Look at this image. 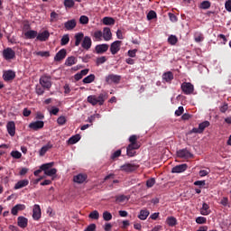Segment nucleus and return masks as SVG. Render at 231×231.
Returning a JSON list of instances; mask_svg holds the SVG:
<instances>
[{
  "instance_id": "14",
  "label": "nucleus",
  "mask_w": 231,
  "mask_h": 231,
  "mask_svg": "<svg viewBox=\"0 0 231 231\" xmlns=\"http://www.w3.org/2000/svg\"><path fill=\"white\" fill-rule=\"evenodd\" d=\"M95 50L96 53L100 55L102 53H106V51L109 50V45L107 43L98 44L96 46Z\"/></svg>"
},
{
  "instance_id": "6",
  "label": "nucleus",
  "mask_w": 231,
  "mask_h": 231,
  "mask_svg": "<svg viewBox=\"0 0 231 231\" xmlns=\"http://www.w3.org/2000/svg\"><path fill=\"white\" fill-rule=\"evenodd\" d=\"M122 47V41H116L111 43L110 45V53L112 55H116L118 51H120V48Z\"/></svg>"
},
{
  "instance_id": "40",
  "label": "nucleus",
  "mask_w": 231,
  "mask_h": 231,
  "mask_svg": "<svg viewBox=\"0 0 231 231\" xmlns=\"http://www.w3.org/2000/svg\"><path fill=\"white\" fill-rule=\"evenodd\" d=\"M210 6H212V4L208 0H205V1L201 2V4H200L201 10H208V8H210Z\"/></svg>"
},
{
  "instance_id": "12",
  "label": "nucleus",
  "mask_w": 231,
  "mask_h": 231,
  "mask_svg": "<svg viewBox=\"0 0 231 231\" xmlns=\"http://www.w3.org/2000/svg\"><path fill=\"white\" fill-rule=\"evenodd\" d=\"M189 168L187 164H180L171 169L172 174H180L181 172H185V171Z\"/></svg>"
},
{
  "instance_id": "32",
  "label": "nucleus",
  "mask_w": 231,
  "mask_h": 231,
  "mask_svg": "<svg viewBox=\"0 0 231 231\" xmlns=\"http://www.w3.org/2000/svg\"><path fill=\"white\" fill-rule=\"evenodd\" d=\"M162 79L163 80H165V82H171L172 80H174V74H172V72L171 71L165 72L162 75Z\"/></svg>"
},
{
  "instance_id": "64",
  "label": "nucleus",
  "mask_w": 231,
  "mask_h": 231,
  "mask_svg": "<svg viewBox=\"0 0 231 231\" xmlns=\"http://www.w3.org/2000/svg\"><path fill=\"white\" fill-rule=\"evenodd\" d=\"M225 8L227 12H231V0L226 1Z\"/></svg>"
},
{
  "instance_id": "41",
  "label": "nucleus",
  "mask_w": 231,
  "mask_h": 231,
  "mask_svg": "<svg viewBox=\"0 0 231 231\" xmlns=\"http://www.w3.org/2000/svg\"><path fill=\"white\" fill-rule=\"evenodd\" d=\"M93 37H94L95 41L100 42V41H102L104 34H103L102 31H96L93 34Z\"/></svg>"
},
{
  "instance_id": "3",
  "label": "nucleus",
  "mask_w": 231,
  "mask_h": 231,
  "mask_svg": "<svg viewBox=\"0 0 231 231\" xmlns=\"http://www.w3.org/2000/svg\"><path fill=\"white\" fill-rule=\"evenodd\" d=\"M180 89L184 95H192L194 93V85L190 82H183L180 86Z\"/></svg>"
},
{
  "instance_id": "30",
  "label": "nucleus",
  "mask_w": 231,
  "mask_h": 231,
  "mask_svg": "<svg viewBox=\"0 0 231 231\" xmlns=\"http://www.w3.org/2000/svg\"><path fill=\"white\" fill-rule=\"evenodd\" d=\"M149 214H151L149 210L142 209L138 215V218L141 219V221H145V219L149 217Z\"/></svg>"
},
{
  "instance_id": "10",
  "label": "nucleus",
  "mask_w": 231,
  "mask_h": 231,
  "mask_svg": "<svg viewBox=\"0 0 231 231\" xmlns=\"http://www.w3.org/2000/svg\"><path fill=\"white\" fill-rule=\"evenodd\" d=\"M3 79L5 82H10L15 79V72L14 70H5L4 71Z\"/></svg>"
},
{
  "instance_id": "60",
  "label": "nucleus",
  "mask_w": 231,
  "mask_h": 231,
  "mask_svg": "<svg viewBox=\"0 0 231 231\" xmlns=\"http://www.w3.org/2000/svg\"><path fill=\"white\" fill-rule=\"evenodd\" d=\"M183 111H185L183 106H179V108L175 111L176 116H181V115H183Z\"/></svg>"
},
{
  "instance_id": "54",
  "label": "nucleus",
  "mask_w": 231,
  "mask_h": 231,
  "mask_svg": "<svg viewBox=\"0 0 231 231\" xmlns=\"http://www.w3.org/2000/svg\"><path fill=\"white\" fill-rule=\"evenodd\" d=\"M148 21H152V19H156V12L150 11L147 14Z\"/></svg>"
},
{
  "instance_id": "42",
  "label": "nucleus",
  "mask_w": 231,
  "mask_h": 231,
  "mask_svg": "<svg viewBox=\"0 0 231 231\" xmlns=\"http://www.w3.org/2000/svg\"><path fill=\"white\" fill-rule=\"evenodd\" d=\"M168 42L169 44H171V46H176V44L178 43V37H176V35H171L168 38Z\"/></svg>"
},
{
  "instance_id": "16",
  "label": "nucleus",
  "mask_w": 231,
  "mask_h": 231,
  "mask_svg": "<svg viewBox=\"0 0 231 231\" xmlns=\"http://www.w3.org/2000/svg\"><path fill=\"white\" fill-rule=\"evenodd\" d=\"M77 27V20L72 19L69 20L64 23L65 30L70 32L71 30H74V28Z\"/></svg>"
},
{
  "instance_id": "47",
  "label": "nucleus",
  "mask_w": 231,
  "mask_h": 231,
  "mask_svg": "<svg viewBox=\"0 0 231 231\" xmlns=\"http://www.w3.org/2000/svg\"><path fill=\"white\" fill-rule=\"evenodd\" d=\"M11 156L14 158V160H20V158L23 156V153H21L19 151H13L11 152Z\"/></svg>"
},
{
  "instance_id": "28",
  "label": "nucleus",
  "mask_w": 231,
  "mask_h": 231,
  "mask_svg": "<svg viewBox=\"0 0 231 231\" xmlns=\"http://www.w3.org/2000/svg\"><path fill=\"white\" fill-rule=\"evenodd\" d=\"M38 32L37 31L29 30L24 32L25 39H37Z\"/></svg>"
},
{
  "instance_id": "57",
  "label": "nucleus",
  "mask_w": 231,
  "mask_h": 231,
  "mask_svg": "<svg viewBox=\"0 0 231 231\" xmlns=\"http://www.w3.org/2000/svg\"><path fill=\"white\" fill-rule=\"evenodd\" d=\"M59 111H60L59 107L51 106L50 110V114L54 115V116H57V115H59Z\"/></svg>"
},
{
  "instance_id": "39",
  "label": "nucleus",
  "mask_w": 231,
  "mask_h": 231,
  "mask_svg": "<svg viewBox=\"0 0 231 231\" xmlns=\"http://www.w3.org/2000/svg\"><path fill=\"white\" fill-rule=\"evenodd\" d=\"M116 203H125V201H129V199L125 195H119L116 197Z\"/></svg>"
},
{
  "instance_id": "11",
  "label": "nucleus",
  "mask_w": 231,
  "mask_h": 231,
  "mask_svg": "<svg viewBox=\"0 0 231 231\" xmlns=\"http://www.w3.org/2000/svg\"><path fill=\"white\" fill-rule=\"evenodd\" d=\"M50 39V32L49 31H43L42 32H38L36 41H40V42H46Z\"/></svg>"
},
{
  "instance_id": "37",
  "label": "nucleus",
  "mask_w": 231,
  "mask_h": 231,
  "mask_svg": "<svg viewBox=\"0 0 231 231\" xmlns=\"http://www.w3.org/2000/svg\"><path fill=\"white\" fill-rule=\"evenodd\" d=\"M77 62V58L74 56L68 57L65 60V66H73Z\"/></svg>"
},
{
  "instance_id": "13",
  "label": "nucleus",
  "mask_w": 231,
  "mask_h": 231,
  "mask_svg": "<svg viewBox=\"0 0 231 231\" xmlns=\"http://www.w3.org/2000/svg\"><path fill=\"white\" fill-rule=\"evenodd\" d=\"M66 55H67V51H66V49H61V50H60V51L56 53V55H55V57H54V60H55L56 62H60V60H64V59H66Z\"/></svg>"
},
{
  "instance_id": "52",
  "label": "nucleus",
  "mask_w": 231,
  "mask_h": 231,
  "mask_svg": "<svg viewBox=\"0 0 231 231\" xmlns=\"http://www.w3.org/2000/svg\"><path fill=\"white\" fill-rule=\"evenodd\" d=\"M44 89H46L42 85H37L36 86V93L41 96L44 95Z\"/></svg>"
},
{
  "instance_id": "33",
  "label": "nucleus",
  "mask_w": 231,
  "mask_h": 231,
  "mask_svg": "<svg viewBox=\"0 0 231 231\" xmlns=\"http://www.w3.org/2000/svg\"><path fill=\"white\" fill-rule=\"evenodd\" d=\"M136 149H140V148H136L134 146H127L126 148L127 156H129L130 158H133V156L136 154V152H135Z\"/></svg>"
},
{
  "instance_id": "38",
  "label": "nucleus",
  "mask_w": 231,
  "mask_h": 231,
  "mask_svg": "<svg viewBox=\"0 0 231 231\" xmlns=\"http://www.w3.org/2000/svg\"><path fill=\"white\" fill-rule=\"evenodd\" d=\"M91 82H95V74H90L83 79V84H91Z\"/></svg>"
},
{
  "instance_id": "63",
  "label": "nucleus",
  "mask_w": 231,
  "mask_h": 231,
  "mask_svg": "<svg viewBox=\"0 0 231 231\" xmlns=\"http://www.w3.org/2000/svg\"><path fill=\"white\" fill-rule=\"evenodd\" d=\"M36 55L40 57H50V51H38Z\"/></svg>"
},
{
  "instance_id": "55",
  "label": "nucleus",
  "mask_w": 231,
  "mask_h": 231,
  "mask_svg": "<svg viewBox=\"0 0 231 231\" xmlns=\"http://www.w3.org/2000/svg\"><path fill=\"white\" fill-rule=\"evenodd\" d=\"M55 174H57V169L55 168H51L48 171H45L46 176H55Z\"/></svg>"
},
{
  "instance_id": "24",
  "label": "nucleus",
  "mask_w": 231,
  "mask_h": 231,
  "mask_svg": "<svg viewBox=\"0 0 231 231\" xmlns=\"http://www.w3.org/2000/svg\"><path fill=\"white\" fill-rule=\"evenodd\" d=\"M30 181L28 180H19L15 185H14V190H19V189H23V187H28Z\"/></svg>"
},
{
  "instance_id": "25",
  "label": "nucleus",
  "mask_w": 231,
  "mask_h": 231,
  "mask_svg": "<svg viewBox=\"0 0 231 231\" xmlns=\"http://www.w3.org/2000/svg\"><path fill=\"white\" fill-rule=\"evenodd\" d=\"M210 206H208V204H207L206 202H204L202 204V208H200V214L201 216H208L210 215Z\"/></svg>"
},
{
  "instance_id": "45",
  "label": "nucleus",
  "mask_w": 231,
  "mask_h": 231,
  "mask_svg": "<svg viewBox=\"0 0 231 231\" xmlns=\"http://www.w3.org/2000/svg\"><path fill=\"white\" fill-rule=\"evenodd\" d=\"M88 217H89L90 219H96V220H97V219H99V217H100V213H98L97 210H94V211H92V212L89 213Z\"/></svg>"
},
{
  "instance_id": "7",
  "label": "nucleus",
  "mask_w": 231,
  "mask_h": 231,
  "mask_svg": "<svg viewBox=\"0 0 231 231\" xmlns=\"http://www.w3.org/2000/svg\"><path fill=\"white\" fill-rule=\"evenodd\" d=\"M177 156L179 158H182L183 160H189L192 158L194 155L187 149L179 150L177 152Z\"/></svg>"
},
{
  "instance_id": "48",
  "label": "nucleus",
  "mask_w": 231,
  "mask_h": 231,
  "mask_svg": "<svg viewBox=\"0 0 231 231\" xmlns=\"http://www.w3.org/2000/svg\"><path fill=\"white\" fill-rule=\"evenodd\" d=\"M68 122V119H66V116H61L60 117H58L57 119V124L59 125H65V124Z\"/></svg>"
},
{
  "instance_id": "26",
  "label": "nucleus",
  "mask_w": 231,
  "mask_h": 231,
  "mask_svg": "<svg viewBox=\"0 0 231 231\" xmlns=\"http://www.w3.org/2000/svg\"><path fill=\"white\" fill-rule=\"evenodd\" d=\"M138 136L136 135H131L129 137V142H130V144L128 146L130 147H135V148H140V144H138Z\"/></svg>"
},
{
  "instance_id": "56",
  "label": "nucleus",
  "mask_w": 231,
  "mask_h": 231,
  "mask_svg": "<svg viewBox=\"0 0 231 231\" xmlns=\"http://www.w3.org/2000/svg\"><path fill=\"white\" fill-rule=\"evenodd\" d=\"M156 183V180L154 178H152L146 181V186L151 189V187H154V184Z\"/></svg>"
},
{
  "instance_id": "4",
  "label": "nucleus",
  "mask_w": 231,
  "mask_h": 231,
  "mask_svg": "<svg viewBox=\"0 0 231 231\" xmlns=\"http://www.w3.org/2000/svg\"><path fill=\"white\" fill-rule=\"evenodd\" d=\"M122 77L115 74H110L106 77V84H119Z\"/></svg>"
},
{
  "instance_id": "62",
  "label": "nucleus",
  "mask_w": 231,
  "mask_h": 231,
  "mask_svg": "<svg viewBox=\"0 0 231 231\" xmlns=\"http://www.w3.org/2000/svg\"><path fill=\"white\" fill-rule=\"evenodd\" d=\"M220 205H222L223 207H228V198L224 197V198L220 200Z\"/></svg>"
},
{
  "instance_id": "29",
  "label": "nucleus",
  "mask_w": 231,
  "mask_h": 231,
  "mask_svg": "<svg viewBox=\"0 0 231 231\" xmlns=\"http://www.w3.org/2000/svg\"><path fill=\"white\" fill-rule=\"evenodd\" d=\"M166 225L168 226H176L178 225V219L174 217H168L166 218Z\"/></svg>"
},
{
  "instance_id": "59",
  "label": "nucleus",
  "mask_w": 231,
  "mask_h": 231,
  "mask_svg": "<svg viewBox=\"0 0 231 231\" xmlns=\"http://www.w3.org/2000/svg\"><path fill=\"white\" fill-rule=\"evenodd\" d=\"M84 231H97V225L90 224L88 226V227Z\"/></svg>"
},
{
  "instance_id": "61",
  "label": "nucleus",
  "mask_w": 231,
  "mask_h": 231,
  "mask_svg": "<svg viewBox=\"0 0 231 231\" xmlns=\"http://www.w3.org/2000/svg\"><path fill=\"white\" fill-rule=\"evenodd\" d=\"M194 185L201 188V187H205V185H207V182L205 180H197L194 182Z\"/></svg>"
},
{
  "instance_id": "44",
  "label": "nucleus",
  "mask_w": 231,
  "mask_h": 231,
  "mask_svg": "<svg viewBox=\"0 0 231 231\" xmlns=\"http://www.w3.org/2000/svg\"><path fill=\"white\" fill-rule=\"evenodd\" d=\"M69 42V34H64L60 40V45L66 46Z\"/></svg>"
},
{
  "instance_id": "58",
  "label": "nucleus",
  "mask_w": 231,
  "mask_h": 231,
  "mask_svg": "<svg viewBox=\"0 0 231 231\" xmlns=\"http://www.w3.org/2000/svg\"><path fill=\"white\" fill-rule=\"evenodd\" d=\"M107 60V58H106V56H102L97 59V66L100 64H104V62H106Z\"/></svg>"
},
{
  "instance_id": "15",
  "label": "nucleus",
  "mask_w": 231,
  "mask_h": 231,
  "mask_svg": "<svg viewBox=\"0 0 231 231\" xmlns=\"http://www.w3.org/2000/svg\"><path fill=\"white\" fill-rule=\"evenodd\" d=\"M30 129H33V131H39V129H42L44 127V121H35L29 125Z\"/></svg>"
},
{
  "instance_id": "36",
  "label": "nucleus",
  "mask_w": 231,
  "mask_h": 231,
  "mask_svg": "<svg viewBox=\"0 0 231 231\" xmlns=\"http://www.w3.org/2000/svg\"><path fill=\"white\" fill-rule=\"evenodd\" d=\"M79 141H80V134H76L74 136H71L68 142L69 145H75V143H77Z\"/></svg>"
},
{
  "instance_id": "35",
  "label": "nucleus",
  "mask_w": 231,
  "mask_h": 231,
  "mask_svg": "<svg viewBox=\"0 0 231 231\" xmlns=\"http://www.w3.org/2000/svg\"><path fill=\"white\" fill-rule=\"evenodd\" d=\"M194 41L195 42H203V41H205L203 33H201L200 32H196L194 33Z\"/></svg>"
},
{
  "instance_id": "43",
  "label": "nucleus",
  "mask_w": 231,
  "mask_h": 231,
  "mask_svg": "<svg viewBox=\"0 0 231 231\" xmlns=\"http://www.w3.org/2000/svg\"><path fill=\"white\" fill-rule=\"evenodd\" d=\"M210 125V122L208 121H204L202 123H200L199 125V129L201 133H203V131H205V129H207V127H208Z\"/></svg>"
},
{
  "instance_id": "34",
  "label": "nucleus",
  "mask_w": 231,
  "mask_h": 231,
  "mask_svg": "<svg viewBox=\"0 0 231 231\" xmlns=\"http://www.w3.org/2000/svg\"><path fill=\"white\" fill-rule=\"evenodd\" d=\"M115 20L113 17L106 16L103 18V24L106 26H113L115 24Z\"/></svg>"
},
{
  "instance_id": "27",
  "label": "nucleus",
  "mask_w": 231,
  "mask_h": 231,
  "mask_svg": "<svg viewBox=\"0 0 231 231\" xmlns=\"http://www.w3.org/2000/svg\"><path fill=\"white\" fill-rule=\"evenodd\" d=\"M84 32H78L75 34L74 39H75V46H80V42L84 41Z\"/></svg>"
},
{
  "instance_id": "2",
  "label": "nucleus",
  "mask_w": 231,
  "mask_h": 231,
  "mask_svg": "<svg viewBox=\"0 0 231 231\" xmlns=\"http://www.w3.org/2000/svg\"><path fill=\"white\" fill-rule=\"evenodd\" d=\"M39 83L47 91H50L51 89V76L48 74L42 75L39 79Z\"/></svg>"
},
{
  "instance_id": "51",
  "label": "nucleus",
  "mask_w": 231,
  "mask_h": 231,
  "mask_svg": "<svg viewBox=\"0 0 231 231\" xmlns=\"http://www.w3.org/2000/svg\"><path fill=\"white\" fill-rule=\"evenodd\" d=\"M120 156H122V150H117L112 153L110 158L115 161L116 158H120Z\"/></svg>"
},
{
  "instance_id": "17",
  "label": "nucleus",
  "mask_w": 231,
  "mask_h": 231,
  "mask_svg": "<svg viewBox=\"0 0 231 231\" xmlns=\"http://www.w3.org/2000/svg\"><path fill=\"white\" fill-rule=\"evenodd\" d=\"M92 44H93V42H91V38L89 36H85L83 38L81 46L84 50H89Z\"/></svg>"
},
{
  "instance_id": "5",
  "label": "nucleus",
  "mask_w": 231,
  "mask_h": 231,
  "mask_svg": "<svg viewBox=\"0 0 231 231\" xmlns=\"http://www.w3.org/2000/svg\"><path fill=\"white\" fill-rule=\"evenodd\" d=\"M3 57L5 60L15 59V51L12 48H6L3 51Z\"/></svg>"
},
{
  "instance_id": "18",
  "label": "nucleus",
  "mask_w": 231,
  "mask_h": 231,
  "mask_svg": "<svg viewBox=\"0 0 231 231\" xmlns=\"http://www.w3.org/2000/svg\"><path fill=\"white\" fill-rule=\"evenodd\" d=\"M7 133L10 136H15V123L14 121H10L6 125Z\"/></svg>"
},
{
  "instance_id": "46",
  "label": "nucleus",
  "mask_w": 231,
  "mask_h": 231,
  "mask_svg": "<svg viewBox=\"0 0 231 231\" xmlns=\"http://www.w3.org/2000/svg\"><path fill=\"white\" fill-rule=\"evenodd\" d=\"M103 219L104 221H111V219H113V215L109 211H104Z\"/></svg>"
},
{
  "instance_id": "19",
  "label": "nucleus",
  "mask_w": 231,
  "mask_h": 231,
  "mask_svg": "<svg viewBox=\"0 0 231 231\" xmlns=\"http://www.w3.org/2000/svg\"><path fill=\"white\" fill-rule=\"evenodd\" d=\"M88 180V175L86 174H82V173H79L76 176L73 177V181L75 183H79V184H82L84 183V181H86Z\"/></svg>"
},
{
  "instance_id": "8",
  "label": "nucleus",
  "mask_w": 231,
  "mask_h": 231,
  "mask_svg": "<svg viewBox=\"0 0 231 231\" xmlns=\"http://www.w3.org/2000/svg\"><path fill=\"white\" fill-rule=\"evenodd\" d=\"M137 169L136 165L131 163H125L120 167V171L123 172H134Z\"/></svg>"
},
{
  "instance_id": "23",
  "label": "nucleus",
  "mask_w": 231,
  "mask_h": 231,
  "mask_svg": "<svg viewBox=\"0 0 231 231\" xmlns=\"http://www.w3.org/2000/svg\"><path fill=\"white\" fill-rule=\"evenodd\" d=\"M17 225L20 228H26V226H28V218L24 217H18Z\"/></svg>"
},
{
  "instance_id": "22",
  "label": "nucleus",
  "mask_w": 231,
  "mask_h": 231,
  "mask_svg": "<svg viewBox=\"0 0 231 231\" xmlns=\"http://www.w3.org/2000/svg\"><path fill=\"white\" fill-rule=\"evenodd\" d=\"M50 149H53V144H51V142H49L47 144L41 148V150L39 151V156H44V154H46V152H49Z\"/></svg>"
},
{
  "instance_id": "9",
  "label": "nucleus",
  "mask_w": 231,
  "mask_h": 231,
  "mask_svg": "<svg viewBox=\"0 0 231 231\" xmlns=\"http://www.w3.org/2000/svg\"><path fill=\"white\" fill-rule=\"evenodd\" d=\"M41 206L35 204L32 209V219H34V221H39L41 219Z\"/></svg>"
},
{
  "instance_id": "20",
  "label": "nucleus",
  "mask_w": 231,
  "mask_h": 231,
  "mask_svg": "<svg viewBox=\"0 0 231 231\" xmlns=\"http://www.w3.org/2000/svg\"><path fill=\"white\" fill-rule=\"evenodd\" d=\"M103 38L104 41H111L113 39V33L111 32V29L109 27H105L103 29Z\"/></svg>"
},
{
  "instance_id": "50",
  "label": "nucleus",
  "mask_w": 231,
  "mask_h": 231,
  "mask_svg": "<svg viewBox=\"0 0 231 231\" xmlns=\"http://www.w3.org/2000/svg\"><path fill=\"white\" fill-rule=\"evenodd\" d=\"M64 6H66V8H73L75 6V2L73 0H65Z\"/></svg>"
},
{
  "instance_id": "21",
  "label": "nucleus",
  "mask_w": 231,
  "mask_h": 231,
  "mask_svg": "<svg viewBox=\"0 0 231 231\" xmlns=\"http://www.w3.org/2000/svg\"><path fill=\"white\" fill-rule=\"evenodd\" d=\"M26 206L24 204H17L12 208L11 213L13 214V216H17L19 212L24 210Z\"/></svg>"
},
{
  "instance_id": "53",
  "label": "nucleus",
  "mask_w": 231,
  "mask_h": 231,
  "mask_svg": "<svg viewBox=\"0 0 231 231\" xmlns=\"http://www.w3.org/2000/svg\"><path fill=\"white\" fill-rule=\"evenodd\" d=\"M196 223L198 225H205V223H207V217H198L196 218Z\"/></svg>"
},
{
  "instance_id": "31",
  "label": "nucleus",
  "mask_w": 231,
  "mask_h": 231,
  "mask_svg": "<svg viewBox=\"0 0 231 231\" xmlns=\"http://www.w3.org/2000/svg\"><path fill=\"white\" fill-rule=\"evenodd\" d=\"M54 165H55V162H51L49 163L42 164L40 168L42 169V171H43L44 174H46V172H48L50 169H51V167H53Z\"/></svg>"
},
{
  "instance_id": "49",
  "label": "nucleus",
  "mask_w": 231,
  "mask_h": 231,
  "mask_svg": "<svg viewBox=\"0 0 231 231\" xmlns=\"http://www.w3.org/2000/svg\"><path fill=\"white\" fill-rule=\"evenodd\" d=\"M79 23L80 24H88L89 17H88L87 15H81L79 17Z\"/></svg>"
},
{
  "instance_id": "1",
  "label": "nucleus",
  "mask_w": 231,
  "mask_h": 231,
  "mask_svg": "<svg viewBox=\"0 0 231 231\" xmlns=\"http://www.w3.org/2000/svg\"><path fill=\"white\" fill-rule=\"evenodd\" d=\"M87 100L91 106H97V104L104 106V102L107 100V92H101L98 97L95 95L88 96Z\"/></svg>"
}]
</instances>
